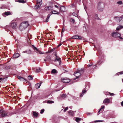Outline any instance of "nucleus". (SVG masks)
<instances>
[{"mask_svg":"<svg viewBox=\"0 0 123 123\" xmlns=\"http://www.w3.org/2000/svg\"><path fill=\"white\" fill-rule=\"evenodd\" d=\"M62 81L65 83H67L69 82L70 80L68 79H67L66 78L63 79L62 80Z\"/></svg>","mask_w":123,"mask_h":123,"instance_id":"nucleus-10","label":"nucleus"},{"mask_svg":"<svg viewBox=\"0 0 123 123\" xmlns=\"http://www.w3.org/2000/svg\"><path fill=\"white\" fill-rule=\"evenodd\" d=\"M54 61L55 62H57L58 61L59 64V65H60L61 64V58H60L59 57L56 56L55 59L54 60Z\"/></svg>","mask_w":123,"mask_h":123,"instance_id":"nucleus-9","label":"nucleus"},{"mask_svg":"<svg viewBox=\"0 0 123 123\" xmlns=\"http://www.w3.org/2000/svg\"><path fill=\"white\" fill-rule=\"evenodd\" d=\"M20 56V54L18 53H16L14 54L13 55V57L14 58H18Z\"/></svg>","mask_w":123,"mask_h":123,"instance_id":"nucleus-17","label":"nucleus"},{"mask_svg":"<svg viewBox=\"0 0 123 123\" xmlns=\"http://www.w3.org/2000/svg\"><path fill=\"white\" fill-rule=\"evenodd\" d=\"M109 93L110 94V95H114V94L113 93H111L110 92Z\"/></svg>","mask_w":123,"mask_h":123,"instance_id":"nucleus-47","label":"nucleus"},{"mask_svg":"<svg viewBox=\"0 0 123 123\" xmlns=\"http://www.w3.org/2000/svg\"><path fill=\"white\" fill-rule=\"evenodd\" d=\"M55 7L56 8H58L60 7V6L59 5H55Z\"/></svg>","mask_w":123,"mask_h":123,"instance_id":"nucleus-44","label":"nucleus"},{"mask_svg":"<svg viewBox=\"0 0 123 123\" xmlns=\"http://www.w3.org/2000/svg\"><path fill=\"white\" fill-rule=\"evenodd\" d=\"M115 19L117 22H119L123 19V17H116L115 18Z\"/></svg>","mask_w":123,"mask_h":123,"instance_id":"nucleus-11","label":"nucleus"},{"mask_svg":"<svg viewBox=\"0 0 123 123\" xmlns=\"http://www.w3.org/2000/svg\"><path fill=\"white\" fill-rule=\"evenodd\" d=\"M83 72V70H79L77 71L76 72H75L74 73V75L76 76V78H78V77L80 76Z\"/></svg>","mask_w":123,"mask_h":123,"instance_id":"nucleus-2","label":"nucleus"},{"mask_svg":"<svg viewBox=\"0 0 123 123\" xmlns=\"http://www.w3.org/2000/svg\"><path fill=\"white\" fill-rule=\"evenodd\" d=\"M47 103H48L51 104L52 103H54V101L51 100H49L47 102Z\"/></svg>","mask_w":123,"mask_h":123,"instance_id":"nucleus-33","label":"nucleus"},{"mask_svg":"<svg viewBox=\"0 0 123 123\" xmlns=\"http://www.w3.org/2000/svg\"><path fill=\"white\" fill-rule=\"evenodd\" d=\"M26 52H27V53H28V54H31V51L29 50V51L28 52V51H26Z\"/></svg>","mask_w":123,"mask_h":123,"instance_id":"nucleus-45","label":"nucleus"},{"mask_svg":"<svg viewBox=\"0 0 123 123\" xmlns=\"http://www.w3.org/2000/svg\"><path fill=\"white\" fill-rule=\"evenodd\" d=\"M123 28V26L122 25H120L118 26L116 29V30L118 31L122 29Z\"/></svg>","mask_w":123,"mask_h":123,"instance_id":"nucleus-21","label":"nucleus"},{"mask_svg":"<svg viewBox=\"0 0 123 123\" xmlns=\"http://www.w3.org/2000/svg\"><path fill=\"white\" fill-rule=\"evenodd\" d=\"M98 64H99L98 63Z\"/></svg>","mask_w":123,"mask_h":123,"instance_id":"nucleus-57","label":"nucleus"},{"mask_svg":"<svg viewBox=\"0 0 123 123\" xmlns=\"http://www.w3.org/2000/svg\"><path fill=\"white\" fill-rule=\"evenodd\" d=\"M50 60V57L49 56H47L46 57V59H44V61H49Z\"/></svg>","mask_w":123,"mask_h":123,"instance_id":"nucleus-22","label":"nucleus"},{"mask_svg":"<svg viewBox=\"0 0 123 123\" xmlns=\"http://www.w3.org/2000/svg\"><path fill=\"white\" fill-rule=\"evenodd\" d=\"M7 114L3 110H0V116L2 117H5L6 116Z\"/></svg>","mask_w":123,"mask_h":123,"instance_id":"nucleus-4","label":"nucleus"},{"mask_svg":"<svg viewBox=\"0 0 123 123\" xmlns=\"http://www.w3.org/2000/svg\"><path fill=\"white\" fill-rule=\"evenodd\" d=\"M103 121L102 120H96L94 121L95 122H103Z\"/></svg>","mask_w":123,"mask_h":123,"instance_id":"nucleus-39","label":"nucleus"},{"mask_svg":"<svg viewBox=\"0 0 123 123\" xmlns=\"http://www.w3.org/2000/svg\"><path fill=\"white\" fill-rule=\"evenodd\" d=\"M86 92V91L85 90H83L82 92V93H81L80 95L81 97L83 96L84 93Z\"/></svg>","mask_w":123,"mask_h":123,"instance_id":"nucleus-23","label":"nucleus"},{"mask_svg":"<svg viewBox=\"0 0 123 123\" xmlns=\"http://www.w3.org/2000/svg\"><path fill=\"white\" fill-rule=\"evenodd\" d=\"M60 10L62 11H65V9L64 7L61 6L60 7Z\"/></svg>","mask_w":123,"mask_h":123,"instance_id":"nucleus-24","label":"nucleus"},{"mask_svg":"<svg viewBox=\"0 0 123 123\" xmlns=\"http://www.w3.org/2000/svg\"><path fill=\"white\" fill-rule=\"evenodd\" d=\"M104 106L102 105L101 106V108L98 111V113H99L100 111H103L104 109Z\"/></svg>","mask_w":123,"mask_h":123,"instance_id":"nucleus-27","label":"nucleus"},{"mask_svg":"<svg viewBox=\"0 0 123 123\" xmlns=\"http://www.w3.org/2000/svg\"><path fill=\"white\" fill-rule=\"evenodd\" d=\"M111 123H117L116 122H114Z\"/></svg>","mask_w":123,"mask_h":123,"instance_id":"nucleus-55","label":"nucleus"},{"mask_svg":"<svg viewBox=\"0 0 123 123\" xmlns=\"http://www.w3.org/2000/svg\"><path fill=\"white\" fill-rule=\"evenodd\" d=\"M44 110L43 109H42L40 113L41 114H42V113H43V112H44Z\"/></svg>","mask_w":123,"mask_h":123,"instance_id":"nucleus-41","label":"nucleus"},{"mask_svg":"<svg viewBox=\"0 0 123 123\" xmlns=\"http://www.w3.org/2000/svg\"><path fill=\"white\" fill-rule=\"evenodd\" d=\"M119 38L120 39H123V38H122L121 37H119Z\"/></svg>","mask_w":123,"mask_h":123,"instance_id":"nucleus-51","label":"nucleus"},{"mask_svg":"<svg viewBox=\"0 0 123 123\" xmlns=\"http://www.w3.org/2000/svg\"><path fill=\"white\" fill-rule=\"evenodd\" d=\"M29 25L28 22L25 21L23 22L21 24L19 27V29L20 30H23L26 29Z\"/></svg>","mask_w":123,"mask_h":123,"instance_id":"nucleus-1","label":"nucleus"},{"mask_svg":"<svg viewBox=\"0 0 123 123\" xmlns=\"http://www.w3.org/2000/svg\"><path fill=\"white\" fill-rule=\"evenodd\" d=\"M37 3L42 4V0H37Z\"/></svg>","mask_w":123,"mask_h":123,"instance_id":"nucleus-32","label":"nucleus"},{"mask_svg":"<svg viewBox=\"0 0 123 123\" xmlns=\"http://www.w3.org/2000/svg\"><path fill=\"white\" fill-rule=\"evenodd\" d=\"M17 1L19 3H25V2L24 0H18Z\"/></svg>","mask_w":123,"mask_h":123,"instance_id":"nucleus-26","label":"nucleus"},{"mask_svg":"<svg viewBox=\"0 0 123 123\" xmlns=\"http://www.w3.org/2000/svg\"><path fill=\"white\" fill-rule=\"evenodd\" d=\"M96 67V65H95V66H93V67H94V68L95 67Z\"/></svg>","mask_w":123,"mask_h":123,"instance_id":"nucleus-54","label":"nucleus"},{"mask_svg":"<svg viewBox=\"0 0 123 123\" xmlns=\"http://www.w3.org/2000/svg\"><path fill=\"white\" fill-rule=\"evenodd\" d=\"M119 73L120 74H123V71H121L119 72Z\"/></svg>","mask_w":123,"mask_h":123,"instance_id":"nucleus-46","label":"nucleus"},{"mask_svg":"<svg viewBox=\"0 0 123 123\" xmlns=\"http://www.w3.org/2000/svg\"><path fill=\"white\" fill-rule=\"evenodd\" d=\"M41 85V83H38L35 85V87L36 88L38 89L40 88Z\"/></svg>","mask_w":123,"mask_h":123,"instance_id":"nucleus-15","label":"nucleus"},{"mask_svg":"<svg viewBox=\"0 0 123 123\" xmlns=\"http://www.w3.org/2000/svg\"><path fill=\"white\" fill-rule=\"evenodd\" d=\"M57 72L56 70L55 69H53L51 71V73L53 74H55Z\"/></svg>","mask_w":123,"mask_h":123,"instance_id":"nucleus-31","label":"nucleus"},{"mask_svg":"<svg viewBox=\"0 0 123 123\" xmlns=\"http://www.w3.org/2000/svg\"><path fill=\"white\" fill-rule=\"evenodd\" d=\"M117 3L119 5H121L122 4V2L121 1H120L117 2Z\"/></svg>","mask_w":123,"mask_h":123,"instance_id":"nucleus-36","label":"nucleus"},{"mask_svg":"<svg viewBox=\"0 0 123 123\" xmlns=\"http://www.w3.org/2000/svg\"><path fill=\"white\" fill-rule=\"evenodd\" d=\"M68 113L69 115L72 116H73L74 115V112L71 110L68 111Z\"/></svg>","mask_w":123,"mask_h":123,"instance_id":"nucleus-19","label":"nucleus"},{"mask_svg":"<svg viewBox=\"0 0 123 123\" xmlns=\"http://www.w3.org/2000/svg\"><path fill=\"white\" fill-rule=\"evenodd\" d=\"M20 80L24 81L25 82L26 81V80L25 79L21 77L20 76H18L17 77Z\"/></svg>","mask_w":123,"mask_h":123,"instance_id":"nucleus-14","label":"nucleus"},{"mask_svg":"<svg viewBox=\"0 0 123 123\" xmlns=\"http://www.w3.org/2000/svg\"><path fill=\"white\" fill-rule=\"evenodd\" d=\"M33 49L37 53H39L41 54H43L44 53L42 52L39 50L37 48L35 47H33Z\"/></svg>","mask_w":123,"mask_h":123,"instance_id":"nucleus-6","label":"nucleus"},{"mask_svg":"<svg viewBox=\"0 0 123 123\" xmlns=\"http://www.w3.org/2000/svg\"><path fill=\"white\" fill-rule=\"evenodd\" d=\"M72 38L75 39H82V38L80 36H75L72 37Z\"/></svg>","mask_w":123,"mask_h":123,"instance_id":"nucleus-12","label":"nucleus"},{"mask_svg":"<svg viewBox=\"0 0 123 123\" xmlns=\"http://www.w3.org/2000/svg\"><path fill=\"white\" fill-rule=\"evenodd\" d=\"M68 109V107H66L65 109H64V112L65 111H66Z\"/></svg>","mask_w":123,"mask_h":123,"instance_id":"nucleus-42","label":"nucleus"},{"mask_svg":"<svg viewBox=\"0 0 123 123\" xmlns=\"http://www.w3.org/2000/svg\"><path fill=\"white\" fill-rule=\"evenodd\" d=\"M54 49H52V50L51 51H53V50H54Z\"/></svg>","mask_w":123,"mask_h":123,"instance_id":"nucleus-53","label":"nucleus"},{"mask_svg":"<svg viewBox=\"0 0 123 123\" xmlns=\"http://www.w3.org/2000/svg\"><path fill=\"white\" fill-rule=\"evenodd\" d=\"M42 4H39L38 3H37V4L35 6L36 7V9H37L38 8H39L41 6V5Z\"/></svg>","mask_w":123,"mask_h":123,"instance_id":"nucleus-25","label":"nucleus"},{"mask_svg":"<svg viewBox=\"0 0 123 123\" xmlns=\"http://www.w3.org/2000/svg\"><path fill=\"white\" fill-rule=\"evenodd\" d=\"M92 65L91 64V65H88V67H89L92 66Z\"/></svg>","mask_w":123,"mask_h":123,"instance_id":"nucleus-50","label":"nucleus"},{"mask_svg":"<svg viewBox=\"0 0 123 123\" xmlns=\"http://www.w3.org/2000/svg\"><path fill=\"white\" fill-rule=\"evenodd\" d=\"M63 96H66V95H63Z\"/></svg>","mask_w":123,"mask_h":123,"instance_id":"nucleus-56","label":"nucleus"},{"mask_svg":"<svg viewBox=\"0 0 123 123\" xmlns=\"http://www.w3.org/2000/svg\"><path fill=\"white\" fill-rule=\"evenodd\" d=\"M76 13L74 12H73L72 13V15H74L75 17H77V13H78L79 12V10H77L76 11Z\"/></svg>","mask_w":123,"mask_h":123,"instance_id":"nucleus-18","label":"nucleus"},{"mask_svg":"<svg viewBox=\"0 0 123 123\" xmlns=\"http://www.w3.org/2000/svg\"><path fill=\"white\" fill-rule=\"evenodd\" d=\"M45 10H52V7L51 6H48L44 8Z\"/></svg>","mask_w":123,"mask_h":123,"instance_id":"nucleus-16","label":"nucleus"},{"mask_svg":"<svg viewBox=\"0 0 123 123\" xmlns=\"http://www.w3.org/2000/svg\"><path fill=\"white\" fill-rule=\"evenodd\" d=\"M50 13L52 14H57L59 15V14L60 13L55 10H53Z\"/></svg>","mask_w":123,"mask_h":123,"instance_id":"nucleus-13","label":"nucleus"},{"mask_svg":"<svg viewBox=\"0 0 123 123\" xmlns=\"http://www.w3.org/2000/svg\"><path fill=\"white\" fill-rule=\"evenodd\" d=\"M81 118L79 117H77L75 119L76 121L78 123H79V121L81 120Z\"/></svg>","mask_w":123,"mask_h":123,"instance_id":"nucleus-30","label":"nucleus"},{"mask_svg":"<svg viewBox=\"0 0 123 123\" xmlns=\"http://www.w3.org/2000/svg\"><path fill=\"white\" fill-rule=\"evenodd\" d=\"M50 15H50L49 14L48 15V16H47V18H46V20L45 21V22H48V21L49 20V17H50Z\"/></svg>","mask_w":123,"mask_h":123,"instance_id":"nucleus-28","label":"nucleus"},{"mask_svg":"<svg viewBox=\"0 0 123 123\" xmlns=\"http://www.w3.org/2000/svg\"><path fill=\"white\" fill-rule=\"evenodd\" d=\"M50 52L49 51H47V52H46V53H49Z\"/></svg>","mask_w":123,"mask_h":123,"instance_id":"nucleus-49","label":"nucleus"},{"mask_svg":"<svg viewBox=\"0 0 123 123\" xmlns=\"http://www.w3.org/2000/svg\"><path fill=\"white\" fill-rule=\"evenodd\" d=\"M65 31V28L64 27L63 28L62 30V31L61 32V34H62L63 33V32H64Z\"/></svg>","mask_w":123,"mask_h":123,"instance_id":"nucleus-40","label":"nucleus"},{"mask_svg":"<svg viewBox=\"0 0 123 123\" xmlns=\"http://www.w3.org/2000/svg\"><path fill=\"white\" fill-rule=\"evenodd\" d=\"M104 6V4L101 2H99L98 4V8L99 10H100V8L102 9Z\"/></svg>","mask_w":123,"mask_h":123,"instance_id":"nucleus-5","label":"nucleus"},{"mask_svg":"<svg viewBox=\"0 0 123 123\" xmlns=\"http://www.w3.org/2000/svg\"><path fill=\"white\" fill-rule=\"evenodd\" d=\"M61 45V44H60L58 46V47H59Z\"/></svg>","mask_w":123,"mask_h":123,"instance_id":"nucleus-52","label":"nucleus"},{"mask_svg":"<svg viewBox=\"0 0 123 123\" xmlns=\"http://www.w3.org/2000/svg\"><path fill=\"white\" fill-rule=\"evenodd\" d=\"M111 35L112 37H119L121 35L120 33L117 32H113L112 33Z\"/></svg>","mask_w":123,"mask_h":123,"instance_id":"nucleus-3","label":"nucleus"},{"mask_svg":"<svg viewBox=\"0 0 123 123\" xmlns=\"http://www.w3.org/2000/svg\"><path fill=\"white\" fill-rule=\"evenodd\" d=\"M95 18L96 19H98V16L97 14H96L95 15Z\"/></svg>","mask_w":123,"mask_h":123,"instance_id":"nucleus-43","label":"nucleus"},{"mask_svg":"<svg viewBox=\"0 0 123 123\" xmlns=\"http://www.w3.org/2000/svg\"><path fill=\"white\" fill-rule=\"evenodd\" d=\"M71 7H75L76 9V6H74V4H72L71 6Z\"/></svg>","mask_w":123,"mask_h":123,"instance_id":"nucleus-38","label":"nucleus"},{"mask_svg":"<svg viewBox=\"0 0 123 123\" xmlns=\"http://www.w3.org/2000/svg\"><path fill=\"white\" fill-rule=\"evenodd\" d=\"M41 71V69L39 68L37 69L36 70V72L37 73Z\"/></svg>","mask_w":123,"mask_h":123,"instance_id":"nucleus-37","label":"nucleus"},{"mask_svg":"<svg viewBox=\"0 0 123 123\" xmlns=\"http://www.w3.org/2000/svg\"><path fill=\"white\" fill-rule=\"evenodd\" d=\"M121 104L122 106H123V101L121 102Z\"/></svg>","mask_w":123,"mask_h":123,"instance_id":"nucleus-48","label":"nucleus"},{"mask_svg":"<svg viewBox=\"0 0 123 123\" xmlns=\"http://www.w3.org/2000/svg\"><path fill=\"white\" fill-rule=\"evenodd\" d=\"M28 79L29 80H32V77L30 75L28 77Z\"/></svg>","mask_w":123,"mask_h":123,"instance_id":"nucleus-35","label":"nucleus"},{"mask_svg":"<svg viewBox=\"0 0 123 123\" xmlns=\"http://www.w3.org/2000/svg\"><path fill=\"white\" fill-rule=\"evenodd\" d=\"M12 13L11 12L9 11L7 12H5L3 13L2 14V15L4 17H5V16H8L10 15H12Z\"/></svg>","mask_w":123,"mask_h":123,"instance_id":"nucleus-7","label":"nucleus"},{"mask_svg":"<svg viewBox=\"0 0 123 123\" xmlns=\"http://www.w3.org/2000/svg\"><path fill=\"white\" fill-rule=\"evenodd\" d=\"M11 26L14 29H16L17 27V24L15 22L12 23L11 25Z\"/></svg>","mask_w":123,"mask_h":123,"instance_id":"nucleus-8","label":"nucleus"},{"mask_svg":"<svg viewBox=\"0 0 123 123\" xmlns=\"http://www.w3.org/2000/svg\"><path fill=\"white\" fill-rule=\"evenodd\" d=\"M70 20L71 22L73 23H74L75 21L74 19L72 18L70 19Z\"/></svg>","mask_w":123,"mask_h":123,"instance_id":"nucleus-34","label":"nucleus"},{"mask_svg":"<svg viewBox=\"0 0 123 123\" xmlns=\"http://www.w3.org/2000/svg\"><path fill=\"white\" fill-rule=\"evenodd\" d=\"M103 102L105 104L106 103H110V100L106 98L104 100Z\"/></svg>","mask_w":123,"mask_h":123,"instance_id":"nucleus-20","label":"nucleus"},{"mask_svg":"<svg viewBox=\"0 0 123 123\" xmlns=\"http://www.w3.org/2000/svg\"><path fill=\"white\" fill-rule=\"evenodd\" d=\"M33 115L34 116L36 117H37L38 115V114L37 113V112H35V111H34L33 112Z\"/></svg>","mask_w":123,"mask_h":123,"instance_id":"nucleus-29","label":"nucleus"}]
</instances>
